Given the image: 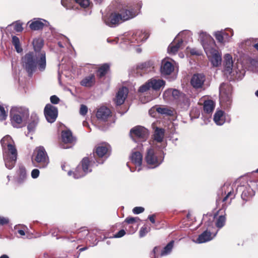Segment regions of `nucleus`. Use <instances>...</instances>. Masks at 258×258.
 <instances>
[{
	"mask_svg": "<svg viewBox=\"0 0 258 258\" xmlns=\"http://www.w3.org/2000/svg\"><path fill=\"white\" fill-rule=\"evenodd\" d=\"M22 66L30 77L32 76L37 66L40 71H44L46 66L45 52L36 54L35 57L34 56L33 52L26 53L22 58Z\"/></svg>",
	"mask_w": 258,
	"mask_h": 258,
	"instance_id": "nucleus-1",
	"label": "nucleus"
},
{
	"mask_svg": "<svg viewBox=\"0 0 258 258\" xmlns=\"http://www.w3.org/2000/svg\"><path fill=\"white\" fill-rule=\"evenodd\" d=\"M1 144L5 165L8 169H11L15 166L18 155L15 143L10 136H6L1 140Z\"/></svg>",
	"mask_w": 258,
	"mask_h": 258,
	"instance_id": "nucleus-2",
	"label": "nucleus"
},
{
	"mask_svg": "<svg viewBox=\"0 0 258 258\" xmlns=\"http://www.w3.org/2000/svg\"><path fill=\"white\" fill-rule=\"evenodd\" d=\"M141 7L140 3H128L119 4L116 9L124 22L137 16Z\"/></svg>",
	"mask_w": 258,
	"mask_h": 258,
	"instance_id": "nucleus-3",
	"label": "nucleus"
},
{
	"mask_svg": "<svg viewBox=\"0 0 258 258\" xmlns=\"http://www.w3.org/2000/svg\"><path fill=\"white\" fill-rule=\"evenodd\" d=\"M111 147L106 142H102L97 144L93 150V155L97 164H103L111 154Z\"/></svg>",
	"mask_w": 258,
	"mask_h": 258,
	"instance_id": "nucleus-4",
	"label": "nucleus"
},
{
	"mask_svg": "<svg viewBox=\"0 0 258 258\" xmlns=\"http://www.w3.org/2000/svg\"><path fill=\"white\" fill-rule=\"evenodd\" d=\"M11 121L14 127H21V124L29 117V111L28 109L22 107L13 108L10 113Z\"/></svg>",
	"mask_w": 258,
	"mask_h": 258,
	"instance_id": "nucleus-5",
	"label": "nucleus"
},
{
	"mask_svg": "<svg viewBox=\"0 0 258 258\" xmlns=\"http://www.w3.org/2000/svg\"><path fill=\"white\" fill-rule=\"evenodd\" d=\"M207 42L204 41L203 46L207 54L210 53L212 54L211 62L214 67H218L221 64L222 58L218 51L214 49L215 42L214 39L209 36L207 38Z\"/></svg>",
	"mask_w": 258,
	"mask_h": 258,
	"instance_id": "nucleus-6",
	"label": "nucleus"
},
{
	"mask_svg": "<svg viewBox=\"0 0 258 258\" xmlns=\"http://www.w3.org/2000/svg\"><path fill=\"white\" fill-rule=\"evenodd\" d=\"M32 161L35 166L40 168L46 167L49 163V157L44 148L39 146L34 150Z\"/></svg>",
	"mask_w": 258,
	"mask_h": 258,
	"instance_id": "nucleus-7",
	"label": "nucleus"
},
{
	"mask_svg": "<svg viewBox=\"0 0 258 258\" xmlns=\"http://www.w3.org/2000/svg\"><path fill=\"white\" fill-rule=\"evenodd\" d=\"M163 159L164 153L162 150L155 152L152 148L147 150L145 160L148 165L156 167L162 163Z\"/></svg>",
	"mask_w": 258,
	"mask_h": 258,
	"instance_id": "nucleus-8",
	"label": "nucleus"
},
{
	"mask_svg": "<svg viewBox=\"0 0 258 258\" xmlns=\"http://www.w3.org/2000/svg\"><path fill=\"white\" fill-rule=\"evenodd\" d=\"M149 135L148 130L140 125L134 127L130 131V135L134 140L145 141L147 139Z\"/></svg>",
	"mask_w": 258,
	"mask_h": 258,
	"instance_id": "nucleus-9",
	"label": "nucleus"
},
{
	"mask_svg": "<svg viewBox=\"0 0 258 258\" xmlns=\"http://www.w3.org/2000/svg\"><path fill=\"white\" fill-rule=\"evenodd\" d=\"M104 21L106 24L110 27L118 25L124 22L116 9L115 11L104 17Z\"/></svg>",
	"mask_w": 258,
	"mask_h": 258,
	"instance_id": "nucleus-10",
	"label": "nucleus"
},
{
	"mask_svg": "<svg viewBox=\"0 0 258 258\" xmlns=\"http://www.w3.org/2000/svg\"><path fill=\"white\" fill-rule=\"evenodd\" d=\"M44 113L47 121L54 122L58 115L57 108L50 104H47L44 109Z\"/></svg>",
	"mask_w": 258,
	"mask_h": 258,
	"instance_id": "nucleus-11",
	"label": "nucleus"
},
{
	"mask_svg": "<svg viewBox=\"0 0 258 258\" xmlns=\"http://www.w3.org/2000/svg\"><path fill=\"white\" fill-rule=\"evenodd\" d=\"M61 140L63 144L61 147L64 149L69 148L66 144L74 145L76 142V138L73 136L72 132L70 130H64L61 133Z\"/></svg>",
	"mask_w": 258,
	"mask_h": 258,
	"instance_id": "nucleus-12",
	"label": "nucleus"
},
{
	"mask_svg": "<svg viewBox=\"0 0 258 258\" xmlns=\"http://www.w3.org/2000/svg\"><path fill=\"white\" fill-rule=\"evenodd\" d=\"M206 81V76L203 74H195L190 80L191 86L196 90L202 89Z\"/></svg>",
	"mask_w": 258,
	"mask_h": 258,
	"instance_id": "nucleus-13",
	"label": "nucleus"
},
{
	"mask_svg": "<svg viewBox=\"0 0 258 258\" xmlns=\"http://www.w3.org/2000/svg\"><path fill=\"white\" fill-rule=\"evenodd\" d=\"M181 92L175 89L170 88L165 91L163 97L164 99L168 102L174 101L176 103L180 96Z\"/></svg>",
	"mask_w": 258,
	"mask_h": 258,
	"instance_id": "nucleus-14",
	"label": "nucleus"
},
{
	"mask_svg": "<svg viewBox=\"0 0 258 258\" xmlns=\"http://www.w3.org/2000/svg\"><path fill=\"white\" fill-rule=\"evenodd\" d=\"M128 93V90L126 87H122L119 88L117 92L114 101L117 106L123 104Z\"/></svg>",
	"mask_w": 258,
	"mask_h": 258,
	"instance_id": "nucleus-15",
	"label": "nucleus"
},
{
	"mask_svg": "<svg viewBox=\"0 0 258 258\" xmlns=\"http://www.w3.org/2000/svg\"><path fill=\"white\" fill-rule=\"evenodd\" d=\"M47 21L44 19L40 18H34L32 20L28 22L27 24L29 25V28L31 30L33 31H37L43 29L45 26V24Z\"/></svg>",
	"mask_w": 258,
	"mask_h": 258,
	"instance_id": "nucleus-16",
	"label": "nucleus"
},
{
	"mask_svg": "<svg viewBox=\"0 0 258 258\" xmlns=\"http://www.w3.org/2000/svg\"><path fill=\"white\" fill-rule=\"evenodd\" d=\"M242 190L241 198L245 201L249 200L254 195V191L249 185L246 186L239 185L237 188L236 190Z\"/></svg>",
	"mask_w": 258,
	"mask_h": 258,
	"instance_id": "nucleus-17",
	"label": "nucleus"
},
{
	"mask_svg": "<svg viewBox=\"0 0 258 258\" xmlns=\"http://www.w3.org/2000/svg\"><path fill=\"white\" fill-rule=\"evenodd\" d=\"M111 116V111L107 107H100L96 113L97 119L103 121H106L108 117Z\"/></svg>",
	"mask_w": 258,
	"mask_h": 258,
	"instance_id": "nucleus-18",
	"label": "nucleus"
},
{
	"mask_svg": "<svg viewBox=\"0 0 258 258\" xmlns=\"http://www.w3.org/2000/svg\"><path fill=\"white\" fill-rule=\"evenodd\" d=\"M217 231L212 236V232L210 229H207L203 233L200 234L196 240V242L198 243H205L207 241H210L212 239L213 237L215 236Z\"/></svg>",
	"mask_w": 258,
	"mask_h": 258,
	"instance_id": "nucleus-19",
	"label": "nucleus"
},
{
	"mask_svg": "<svg viewBox=\"0 0 258 258\" xmlns=\"http://www.w3.org/2000/svg\"><path fill=\"white\" fill-rule=\"evenodd\" d=\"M110 71V64L108 63H104L101 64L96 70V76L100 79L104 77Z\"/></svg>",
	"mask_w": 258,
	"mask_h": 258,
	"instance_id": "nucleus-20",
	"label": "nucleus"
},
{
	"mask_svg": "<svg viewBox=\"0 0 258 258\" xmlns=\"http://www.w3.org/2000/svg\"><path fill=\"white\" fill-rule=\"evenodd\" d=\"M95 76L93 74H91L87 76H86L80 81V83L82 86L87 88L92 87L95 85Z\"/></svg>",
	"mask_w": 258,
	"mask_h": 258,
	"instance_id": "nucleus-21",
	"label": "nucleus"
},
{
	"mask_svg": "<svg viewBox=\"0 0 258 258\" xmlns=\"http://www.w3.org/2000/svg\"><path fill=\"white\" fill-rule=\"evenodd\" d=\"M174 67L172 63L168 61H163L160 68V71L162 75H169L174 71Z\"/></svg>",
	"mask_w": 258,
	"mask_h": 258,
	"instance_id": "nucleus-22",
	"label": "nucleus"
},
{
	"mask_svg": "<svg viewBox=\"0 0 258 258\" xmlns=\"http://www.w3.org/2000/svg\"><path fill=\"white\" fill-rule=\"evenodd\" d=\"M94 164V161H93L92 160H90L88 157H84L83 158L79 164L82 167L81 168H82L87 174L88 172L92 171L91 168Z\"/></svg>",
	"mask_w": 258,
	"mask_h": 258,
	"instance_id": "nucleus-23",
	"label": "nucleus"
},
{
	"mask_svg": "<svg viewBox=\"0 0 258 258\" xmlns=\"http://www.w3.org/2000/svg\"><path fill=\"white\" fill-rule=\"evenodd\" d=\"M226 190L227 191V194L223 199H221L220 197H218V198L217 199L216 202L218 204L220 202L225 203L228 199H230V201L234 199L235 194L234 192L233 188L232 187L228 186L226 187Z\"/></svg>",
	"mask_w": 258,
	"mask_h": 258,
	"instance_id": "nucleus-24",
	"label": "nucleus"
},
{
	"mask_svg": "<svg viewBox=\"0 0 258 258\" xmlns=\"http://www.w3.org/2000/svg\"><path fill=\"white\" fill-rule=\"evenodd\" d=\"M183 43L182 39L174 41L171 43L168 47V52L169 54H175L178 51Z\"/></svg>",
	"mask_w": 258,
	"mask_h": 258,
	"instance_id": "nucleus-25",
	"label": "nucleus"
},
{
	"mask_svg": "<svg viewBox=\"0 0 258 258\" xmlns=\"http://www.w3.org/2000/svg\"><path fill=\"white\" fill-rule=\"evenodd\" d=\"M165 134V130L157 127L153 135V142L155 141L158 143H162Z\"/></svg>",
	"mask_w": 258,
	"mask_h": 258,
	"instance_id": "nucleus-26",
	"label": "nucleus"
},
{
	"mask_svg": "<svg viewBox=\"0 0 258 258\" xmlns=\"http://www.w3.org/2000/svg\"><path fill=\"white\" fill-rule=\"evenodd\" d=\"M233 62L232 56L229 54H226L224 57L223 65L225 71L231 73L233 68Z\"/></svg>",
	"mask_w": 258,
	"mask_h": 258,
	"instance_id": "nucleus-27",
	"label": "nucleus"
},
{
	"mask_svg": "<svg viewBox=\"0 0 258 258\" xmlns=\"http://www.w3.org/2000/svg\"><path fill=\"white\" fill-rule=\"evenodd\" d=\"M137 69L138 71L141 70L142 73L144 74L148 73L152 71L154 66L152 62L147 61L138 65Z\"/></svg>",
	"mask_w": 258,
	"mask_h": 258,
	"instance_id": "nucleus-28",
	"label": "nucleus"
},
{
	"mask_svg": "<svg viewBox=\"0 0 258 258\" xmlns=\"http://www.w3.org/2000/svg\"><path fill=\"white\" fill-rule=\"evenodd\" d=\"M150 87L155 90H158L165 84V82L163 80L152 79L148 81Z\"/></svg>",
	"mask_w": 258,
	"mask_h": 258,
	"instance_id": "nucleus-29",
	"label": "nucleus"
},
{
	"mask_svg": "<svg viewBox=\"0 0 258 258\" xmlns=\"http://www.w3.org/2000/svg\"><path fill=\"white\" fill-rule=\"evenodd\" d=\"M143 156L139 151H136L132 154L131 160L136 166H140L142 163Z\"/></svg>",
	"mask_w": 258,
	"mask_h": 258,
	"instance_id": "nucleus-30",
	"label": "nucleus"
},
{
	"mask_svg": "<svg viewBox=\"0 0 258 258\" xmlns=\"http://www.w3.org/2000/svg\"><path fill=\"white\" fill-rule=\"evenodd\" d=\"M34 49L36 52V54H38L40 52H44V51H41L44 42L43 40L41 38H36L33 39L32 42Z\"/></svg>",
	"mask_w": 258,
	"mask_h": 258,
	"instance_id": "nucleus-31",
	"label": "nucleus"
},
{
	"mask_svg": "<svg viewBox=\"0 0 258 258\" xmlns=\"http://www.w3.org/2000/svg\"><path fill=\"white\" fill-rule=\"evenodd\" d=\"M26 170L24 166H20L18 171V177L17 181L19 183H22L26 178Z\"/></svg>",
	"mask_w": 258,
	"mask_h": 258,
	"instance_id": "nucleus-32",
	"label": "nucleus"
},
{
	"mask_svg": "<svg viewBox=\"0 0 258 258\" xmlns=\"http://www.w3.org/2000/svg\"><path fill=\"white\" fill-rule=\"evenodd\" d=\"M149 36V34L148 32L138 30L135 33L134 38L137 42H140L146 40Z\"/></svg>",
	"mask_w": 258,
	"mask_h": 258,
	"instance_id": "nucleus-33",
	"label": "nucleus"
},
{
	"mask_svg": "<svg viewBox=\"0 0 258 258\" xmlns=\"http://www.w3.org/2000/svg\"><path fill=\"white\" fill-rule=\"evenodd\" d=\"M38 120L39 119L36 115H32L31 116L30 122H29L27 126V128L29 132H33L38 122Z\"/></svg>",
	"mask_w": 258,
	"mask_h": 258,
	"instance_id": "nucleus-34",
	"label": "nucleus"
},
{
	"mask_svg": "<svg viewBox=\"0 0 258 258\" xmlns=\"http://www.w3.org/2000/svg\"><path fill=\"white\" fill-rule=\"evenodd\" d=\"M204 110L207 113H210L213 112L215 108V104L213 100H208L204 103Z\"/></svg>",
	"mask_w": 258,
	"mask_h": 258,
	"instance_id": "nucleus-35",
	"label": "nucleus"
},
{
	"mask_svg": "<svg viewBox=\"0 0 258 258\" xmlns=\"http://www.w3.org/2000/svg\"><path fill=\"white\" fill-rule=\"evenodd\" d=\"M224 111L222 110L217 111L214 115V120L218 125H222L224 123Z\"/></svg>",
	"mask_w": 258,
	"mask_h": 258,
	"instance_id": "nucleus-36",
	"label": "nucleus"
},
{
	"mask_svg": "<svg viewBox=\"0 0 258 258\" xmlns=\"http://www.w3.org/2000/svg\"><path fill=\"white\" fill-rule=\"evenodd\" d=\"M176 103L184 106H189L190 104V100L185 94L181 92L180 96L176 101Z\"/></svg>",
	"mask_w": 258,
	"mask_h": 258,
	"instance_id": "nucleus-37",
	"label": "nucleus"
},
{
	"mask_svg": "<svg viewBox=\"0 0 258 258\" xmlns=\"http://www.w3.org/2000/svg\"><path fill=\"white\" fill-rule=\"evenodd\" d=\"M81 167L80 164H79L73 172V176L75 178L78 179L86 175L87 173Z\"/></svg>",
	"mask_w": 258,
	"mask_h": 258,
	"instance_id": "nucleus-38",
	"label": "nucleus"
},
{
	"mask_svg": "<svg viewBox=\"0 0 258 258\" xmlns=\"http://www.w3.org/2000/svg\"><path fill=\"white\" fill-rule=\"evenodd\" d=\"M174 242L173 240L170 241L161 250L160 255L164 256L169 254L173 247Z\"/></svg>",
	"mask_w": 258,
	"mask_h": 258,
	"instance_id": "nucleus-39",
	"label": "nucleus"
},
{
	"mask_svg": "<svg viewBox=\"0 0 258 258\" xmlns=\"http://www.w3.org/2000/svg\"><path fill=\"white\" fill-rule=\"evenodd\" d=\"M156 111L161 114H164L167 116H172L173 111L167 107H157L156 108Z\"/></svg>",
	"mask_w": 258,
	"mask_h": 258,
	"instance_id": "nucleus-40",
	"label": "nucleus"
},
{
	"mask_svg": "<svg viewBox=\"0 0 258 258\" xmlns=\"http://www.w3.org/2000/svg\"><path fill=\"white\" fill-rule=\"evenodd\" d=\"M12 44L18 53L22 52L23 49L21 46L19 38L17 36H13L12 37Z\"/></svg>",
	"mask_w": 258,
	"mask_h": 258,
	"instance_id": "nucleus-41",
	"label": "nucleus"
},
{
	"mask_svg": "<svg viewBox=\"0 0 258 258\" xmlns=\"http://www.w3.org/2000/svg\"><path fill=\"white\" fill-rule=\"evenodd\" d=\"M225 35H227V33L225 31H217L215 33L214 36L218 42L224 43Z\"/></svg>",
	"mask_w": 258,
	"mask_h": 258,
	"instance_id": "nucleus-42",
	"label": "nucleus"
},
{
	"mask_svg": "<svg viewBox=\"0 0 258 258\" xmlns=\"http://www.w3.org/2000/svg\"><path fill=\"white\" fill-rule=\"evenodd\" d=\"M225 216L226 215L225 214L224 215H220L218 217L216 222V226L219 229L221 228L225 225L226 219Z\"/></svg>",
	"mask_w": 258,
	"mask_h": 258,
	"instance_id": "nucleus-43",
	"label": "nucleus"
},
{
	"mask_svg": "<svg viewBox=\"0 0 258 258\" xmlns=\"http://www.w3.org/2000/svg\"><path fill=\"white\" fill-rule=\"evenodd\" d=\"M76 3L82 8H87L90 5L89 0H75Z\"/></svg>",
	"mask_w": 258,
	"mask_h": 258,
	"instance_id": "nucleus-44",
	"label": "nucleus"
},
{
	"mask_svg": "<svg viewBox=\"0 0 258 258\" xmlns=\"http://www.w3.org/2000/svg\"><path fill=\"white\" fill-rule=\"evenodd\" d=\"M7 114L5 110L4 107L0 104V121H3L6 119Z\"/></svg>",
	"mask_w": 258,
	"mask_h": 258,
	"instance_id": "nucleus-45",
	"label": "nucleus"
},
{
	"mask_svg": "<svg viewBox=\"0 0 258 258\" xmlns=\"http://www.w3.org/2000/svg\"><path fill=\"white\" fill-rule=\"evenodd\" d=\"M150 88V84L149 81H148V82L146 83L145 84L143 85L139 88V92L141 93L145 92L149 90Z\"/></svg>",
	"mask_w": 258,
	"mask_h": 258,
	"instance_id": "nucleus-46",
	"label": "nucleus"
},
{
	"mask_svg": "<svg viewBox=\"0 0 258 258\" xmlns=\"http://www.w3.org/2000/svg\"><path fill=\"white\" fill-rule=\"evenodd\" d=\"M139 220L140 219L138 217H128L125 219L124 222L127 224H133L138 222Z\"/></svg>",
	"mask_w": 258,
	"mask_h": 258,
	"instance_id": "nucleus-47",
	"label": "nucleus"
},
{
	"mask_svg": "<svg viewBox=\"0 0 258 258\" xmlns=\"http://www.w3.org/2000/svg\"><path fill=\"white\" fill-rule=\"evenodd\" d=\"M73 0H61V3L62 5L67 9H70L72 7Z\"/></svg>",
	"mask_w": 258,
	"mask_h": 258,
	"instance_id": "nucleus-48",
	"label": "nucleus"
},
{
	"mask_svg": "<svg viewBox=\"0 0 258 258\" xmlns=\"http://www.w3.org/2000/svg\"><path fill=\"white\" fill-rule=\"evenodd\" d=\"M88 112V108L87 107L84 105L82 104L80 109V113L82 115H85Z\"/></svg>",
	"mask_w": 258,
	"mask_h": 258,
	"instance_id": "nucleus-49",
	"label": "nucleus"
},
{
	"mask_svg": "<svg viewBox=\"0 0 258 258\" xmlns=\"http://www.w3.org/2000/svg\"><path fill=\"white\" fill-rule=\"evenodd\" d=\"M145 209L142 207H136L133 210V212L135 214H139L144 211Z\"/></svg>",
	"mask_w": 258,
	"mask_h": 258,
	"instance_id": "nucleus-50",
	"label": "nucleus"
},
{
	"mask_svg": "<svg viewBox=\"0 0 258 258\" xmlns=\"http://www.w3.org/2000/svg\"><path fill=\"white\" fill-rule=\"evenodd\" d=\"M50 102L54 104H57L59 103V98L56 95H52L50 98Z\"/></svg>",
	"mask_w": 258,
	"mask_h": 258,
	"instance_id": "nucleus-51",
	"label": "nucleus"
},
{
	"mask_svg": "<svg viewBox=\"0 0 258 258\" xmlns=\"http://www.w3.org/2000/svg\"><path fill=\"white\" fill-rule=\"evenodd\" d=\"M126 232L124 230L121 229L117 233L114 234L113 236L114 238H120L123 236L125 234Z\"/></svg>",
	"mask_w": 258,
	"mask_h": 258,
	"instance_id": "nucleus-52",
	"label": "nucleus"
},
{
	"mask_svg": "<svg viewBox=\"0 0 258 258\" xmlns=\"http://www.w3.org/2000/svg\"><path fill=\"white\" fill-rule=\"evenodd\" d=\"M39 170L37 169L32 170L31 172V176L33 178H36L39 176Z\"/></svg>",
	"mask_w": 258,
	"mask_h": 258,
	"instance_id": "nucleus-53",
	"label": "nucleus"
},
{
	"mask_svg": "<svg viewBox=\"0 0 258 258\" xmlns=\"http://www.w3.org/2000/svg\"><path fill=\"white\" fill-rule=\"evenodd\" d=\"M9 219L5 217H0V225H4L9 223Z\"/></svg>",
	"mask_w": 258,
	"mask_h": 258,
	"instance_id": "nucleus-54",
	"label": "nucleus"
},
{
	"mask_svg": "<svg viewBox=\"0 0 258 258\" xmlns=\"http://www.w3.org/2000/svg\"><path fill=\"white\" fill-rule=\"evenodd\" d=\"M15 30L18 32H22L23 30L22 24L20 23H17L15 26Z\"/></svg>",
	"mask_w": 258,
	"mask_h": 258,
	"instance_id": "nucleus-55",
	"label": "nucleus"
},
{
	"mask_svg": "<svg viewBox=\"0 0 258 258\" xmlns=\"http://www.w3.org/2000/svg\"><path fill=\"white\" fill-rule=\"evenodd\" d=\"M146 232V228L142 227L140 231L141 236H144Z\"/></svg>",
	"mask_w": 258,
	"mask_h": 258,
	"instance_id": "nucleus-56",
	"label": "nucleus"
},
{
	"mask_svg": "<svg viewBox=\"0 0 258 258\" xmlns=\"http://www.w3.org/2000/svg\"><path fill=\"white\" fill-rule=\"evenodd\" d=\"M155 215H149L148 217V219H149V220L151 221V223L153 224L155 223Z\"/></svg>",
	"mask_w": 258,
	"mask_h": 258,
	"instance_id": "nucleus-57",
	"label": "nucleus"
},
{
	"mask_svg": "<svg viewBox=\"0 0 258 258\" xmlns=\"http://www.w3.org/2000/svg\"><path fill=\"white\" fill-rule=\"evenodd\" d=\"M17 233L19 234L21 236H24L25 235V232L23 230L19 229L17 230Z\"/></svg>",
	"mask_w": 258,
	"mask_h": 258,
	"instance_id": "nucleus-58",
	"label": "nucleus"
},
{
	"mask_svg": "<svg viewBox=\"0 0 258 258\" xmlns=\"http://www.w3.org/2000/svg\"><path fill=\"white\" fill-rule=\"evenodd\" d=\"M160 250V246H156L153 249V252L155 254H156Z\"/></svg>",
	"mask_w": 258,
	"mask_h": 258,
	"instance_id": "nucleus-59",
	"label": "nucleus"
},
{
	"mask_svg": "<svg viewBox=\"0 0 258 258\" xmlns=\"http://www.w3.org/2000/svg\"><path fill=\"white\" fill-rule=\"evenodd\" d=\"M87 248H88V247H86V246H85V247H83V248H80L79 251H84V250H86Z\"/></svg>",
	"mask_w": 258,
	"mask_h": 258,
	"instance_id": "nucleus-60",
	"label": "nucleus"
},
{
	"mask_svg": "<svg viewBox=\"0 0 258 258\" xmlns=\"http://www.w3.org/2000/svg\"><path fill=\"white\" fill-rule=\"evenodd\" d=\"M0 258H9L7 254H3L0 256Z\"/></svg>",
	"mask_w": 258,
	"mask_h": 258,
	"instance_id": "nucleus-61",
	"label": "nucleus"
},
{
	"mask_svg": "<svg viewBox=\"0 0 258 258\" xmlns=\"http://www.w3.org/2000/svg\"><path fill=\"white\" fill-rule=\"evenodd\" d=\"M81 232H84V233H85V235H88V233H89L88 231V230H86V229H85V230H82L81 231Z\"/></svg>",
	"mask_w": 258,
	"mask_h": 258,
	"instance_id": "nucleus-62",
	"label": "nucleus"
},
{
	"mask_svg": "<svg viewBox=\"0 0 258 258\" xmlns=\"http://www.w3.org/2000/svg\"><path fill=\"white\" fill-rule=\"evenodd\" d=\"M254 47L258 50V42L254 45Z\"/></svg>",
	"mask_w": 258,
	"mask_h": 258,
	"instance_id": "nucleus-63",
	"label": "nucleus"
},
{
	"mask_svg": "<svg viewBox=\"0 0 258 258\" xmlns=\"http://www.w3.org/2000/svg\"><path fill=\"white\" fill-rule=\"evenodd\" d=\"M255 95L258 97V90L255 92Z\"/></svg>",
	"mask_w": 258,
	"mask_h": 258,
	"instance_id": "nucleus-64",
	"label": "nucleus"
}]
</instances>
